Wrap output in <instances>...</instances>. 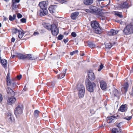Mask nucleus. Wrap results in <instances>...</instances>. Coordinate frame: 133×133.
Instances as JSON below:
<instances>
[{
	"label": "nucleus",
	"mask_w": 133,
	"mask_h": 133,
	"mask_svg": "<svg viewBox=\"0 0 133 133\" xmlns=\"http://www.w3.org/2000/svg\"><path fill=\"white\" fill-rule=\"evenodd\" d=\"M90 26L96 34H100L102 32L98 22L96 20L91 21Z\"/></svg>",
	"instance_id": "nucleus-1"
},
{
	"label": "nucleus",
	"mask_w": 133,
	"mask_h": 133,
	"mask_svg": "<svg viewBox=\"0 0 133 133\" xmlns=\"http://www.w3.org/2000/svg\"><path fill=\"white\" fill-rule=\"evenodd\" d=\"M122 31L123 34L124 35H129L133 34V24L130 23L126 25L124 27Z\"/></svg>",
	"instance_id": "nucleus-2"
},
{
	"label": "nucleus",
	"mask_w": 133,
	"mask_h": 133,
	"mask_svg": "<svg viewBox=\"0 0 133 133\" xmlns=\"http://www.w3.org/2000/svg\"><path fill=\"white\" fill-rule=\"evenodd\" d=\"M85 83L87 90L90 92H93L96 87V83L94 82L90 81L88 79L85 81Z\"/></svg>",
	"instance_id": "nucleus-3"
},
{
	"label": "nucleus",
	"mask_w": 133,
	"mask_h": 133,
	"mask_svg": "<svg viewBox=\"0 0 133 133\" xmlns=\"http://www.w3.org/2000/svg\"><path fill=\"white\" fill-rule=\"evenodd\" d=\"M50 30L52 35L54 36H57L59 33V28L56 24L53 23L50 25Z\"/></svg>",
	"instance_id": "nucleus-4"
},
{
	"label": "nucleus",
	"mask_w": 133,
	"mask_h": 133,
	"mask_svg": "<svg viewBox=\"0 0 133 133\" xmlns=\"http://www.w3.org/2000/svg\"><path fill=\"white\" fill-rule=\"evenodd\" d=\"M23 105H19L16 107L14 111V113L17 118L19 117L23 112Z\"/></svg>",
	"instance_id": "nucleus-5"
},
{
	"label": "nucleus",
	"mask_w": 133,
	"mask_h": 133,
	"mask_svg": "<svg viewBox=\"0 0 133 133\" xmlns=\"http://www.w3.org/2000/svg\"><path fill=\"white\" fill-rule=\"evenodd\" d=\"M87 73L88 78H86L85 81L88 79L90 81H93L95 79L96 77L93 70H88L87 71Z\"/></svg>",
	"instance_id": "nucleus-6"
},
{
	"label": "nucleus",
	"mask_w": 133,
	"mask_h": 133,
	"mask_svg": "<svg viewBox=\"0 0 133 133\" xmlns=\"http://www.w3.org/2000/svg\"><path fill=\"white\" fill-rule=\"evenodd\" d=\"M89 8L90 9V13L96 15L97 13L98 12V11L99 10H100V8L92 5L90 6Z\"/></svg>",
	"instance_id": "nucleus-7"
},
{
	"label": "nucleus",
	"mask_w": 133,
	"mask_h": 133,
	"mask_svg": "<svg viewBox=\"0 0 133 133\" xmlns=\"http://www.w3.org/2000/svg\"><path fill=\"white\" fill-rule=\"evenodd\" d=\"M48 3V1H42L39 2L38 5L41 9H47Z\"/></svg>",
	"instance_id": "nucleus-8"
},
{
	"label": "nucleus",
	"mask_w": 133,
	"mask_h": 133,
	"mask_svg": "<svg viewBox=\"0 0 133 133\" xmlns=\"http://www.w3.org/2000/svg\"><path fill=\"white\" fill-rule=\"evenodd\" d=\"M117 117H119L118 115L116 116H112L108 117H107V119L106 120V121L109 123L114 122H115L114 120L117 119Z\"/></svg>",
	"instance_id": "nucleus-9"
},
{
	"label": "nucleus",
	"mask_w": 133,
	"mask_h": 133,
	"mask_svg": "<svg viewBox=\"0 0 133 133\" xmlns=\"http://www.w3.org/2000/svg\"><path fill=\"white\" fill-rule=\"evenodd\" d=\"M16 100V98L14 96H11V97H8L7 101V104L8 105H12L14 103Z\"/></svg>",
	"instance_id": "nucleus-10"
},
{
	"label": "nucleus",
	"mask_w": 133,
	"mask_h": 133,
	"mask_svg": "<svg viewBox=\"0 0 133 133\" xmlns=\"http://www.w3.org/2000/svg\"><path fill=\"white\" fill-rule=\"evenodd\" d=\"M6 91L8 94L10 95L11 96H14L15 95V91L12 89L8 87L6 89Z\"/></svg>",
	"instance_id": "nucleus-11"
},
{
	"label": "nucleus",
	"mask_w": 133,
	"mask_h": 133,
	"mask_svg": "<svg viewBox=\"0 0 133 133\" xmlns=\"http://www.w3.org/2000/svg\"><path fill=\"white\" fill-rule=\"evenodd\" d=\"M57 7V5H51L49 7L48 9L51 13H54L56 12V9Z\"/></svg>",
	"instance_id": "nucleus-12"
},
{
	"label": "nucleus",
	"mask_w": 133,
	"mask_h": 133,
	"mask_svg": "<svg viewBox=\"0 0 133 133\" xmlns=\"http://www.w3.org/2000/svg\"><path fill=\"white\" fill-rule=\"evenodd\" d=\"M100 87L102 90H105L107 88V84L103 80H102L100 82Z\"/></svg>",
	"instance_id": "nucleus-13"
},
{
	"label": "nucleus",
	"mask_w": 133,
	"mask_h": 133,
	"mask_svg": "<svg viewBox=\"0 0 133 133\" xmlns=\"http://www.w3.org/2000/svg\"><path fill=\"white\" fill-rule=\"evenodd\" d=\"M76 86L77 90L78 91H85V87L83 84L78 83L77 84Z\"/></svg>",
	"instance_id": "nucleus-14"
},
{
	"label": "nucleus",
	"mask_w": 133,
	"mask_h": 133,
	"mask_svg": "<svg viewBox=\"0 0 133 133\" xmlns=\"http://www.w3.org/2000/svg\"><path fill=\"white\" fill-rule=\"evenodd\" d=\"M20 0H12L11 7L13 10H15L17 7L16 3H18L20 2Z\"/></svg>",
	"instance_id": "nucleus-15"
},
{
	"label": "nucleus",
	"mask_w": 133,
	"mask_h": 133,
	"mask_svg": "<svg viewBox=\"0 0 133 133\" xmlns=\"http://www.w3.org/2000/svg\"><path fill=\"white\" fill-rule=\"evenodd\" d=\"M40 15L42 16H44L47 15L48 13V10L46 9H41L39 11Z\"/></svg>",
	"instance_id": "nucleus-16"
},
{
	"label": "nucleus",
	"mask_w": 133,
	"mask_h": 133,
	"mask_svg": "<svg viewBox=\"0 0 133 133\" xmlns=\"http://www.w3.org/2000/svg\"><path fill=\"white\" fill-rule=\"evenodd\" d=\"M127 105L126 104H123L118 109L119 111H121L122 112H125L127 110Z\"/></svg>",
	"instance_id": "nucleus-17"
},
{
	"label": "nucleus",
	"mask_w": 133,
	"mask_h": 133,
	"mask_svg": "<svg viewBox=\"0 0 133 133\" xmlns=\"http://www.w3.org/2000/svg\"><path fill=\"white\" fill-rule=\"evenodd\" d=\"M26 58L28 60H34L38 58V57L36 56H33L31 54H28L26 55Z\"/></svg>",
	"instance_id": "nucleus-18"
},
{
	"label": "nucleus",
	"mask_w": 133,
	"mask_h": 133,
	"mask_svg": "<svg viewBox=\"0 0 133 133\" xmlns=\"http://www.w3.org/2000/svg\"><path fill=\"white\" fill-rule=\"evenodd\" d=\"M129 7L128 3H127L126 1L121 3L120 4V8L121 9L128 8Z\"/></svg>",
	"instance_id": "nucleus-19"
},
{
	"label": "nucleus",
	"mask_w": 133,
	"mask_h": 133,
	"mask_svg": "<svg viewBox=\"0 0 133 133\" xmlns=\"http://www.w3.org/2000/svg\"><path fill=\"white\" fill-rule=\"evenodd\" d=\"M15 54L17 55V57L20 59H24L26 58V55H25L22 54L16 53Z\"/></svg>",
	"instance_id": "nucleus-20"
},
{
	"label": "nucleus",
	"mask_w": 133,
	"mask_h": 133,
	"mask_svg": "<svg viewBox=\"0 0 133 133\" xmlns=\"http://www.w3.org/2000/svg\"><path fill=\"white\" fill-rule=\"evenodd\" d=\"M79 14V12L78 11H76L71 14L70 17L71 19L74 20L76 19Z\"/></svg>",
	"instance_id": "nucleus-21"
},
{
	"label": "nucleus",
	"mask_w": 133,
	"mask_h": 133,
	"mask_svg": "<svg viewBox=\"0 0 133 133\" xmlns=\"http://www.w3.org/2000/svg\"><path fill=\"white\" fill-rule=\"evenodd\" d=\"M93 2V0H84V4L86 5H91Z\"/></svg>",
	"instance_id": "nucleus-22"
},
{
	"label": "nucleus",
	"mask_w": 133,
	"mask_h": 133,
	"mask_svg": "<svg viewBox=\"0 0 133 133\" xmlns=\"http://www.w3.org/2000/svg\"><path fill=\"white\" fill-rule=\"evenodd\" d=\"M104 44L105 45V47L107 49H110L113 46L112 43L109 42L108 43H105Z\"/></svg>",
	"instance_id": "nucleus-23"
},
{
	"label": "nucleus",
	"mask_w": 133,
	"mask_h": 133,
	"mask_svg": "<svg viewBox=\"0 0 133 133\" xmlns=\"http://www.w3.org/2000/svg\"><path fill=\"white\" fill-rule=\"evenodd\" d=\"M129 85L128 82L125 83L123 85L124 89L125 90L124 92V94H126V93L128 91V89L129 88Z\"/></svg>",
	"instance_id": "nucleus-24"
},
{
	"label": "nucleus",
	"mask_w": 133,
	"mask_h": 133,
	"mask_svg": "<svg viewBox=\"0 0 133 133\" xmlns=\"http://www.w3.org/2000/svg\"><path fill=\"white\" fill-rule=\"evenodd\" d=\"M85 91H78V96L79 98H83L84 96Z\"/></svg>",
	"instance_id": "nucleus-25"
},
{
	"label": "nucleus",
	"mask_w": 133,
	"mask_h": 133,
	"mask_svg": "<svg viewBox=\"0 0 133 133\" xmlns=\"http://www.w3.org/2000/svg\"><path fill=\"white\" fill-rule=\"evenodd\" d=\"M114 15H115L117 16L120 18H122L123 17V15L122 14V12H119L118 11H115L114 12Z\"/></svg>",
	"instance_id": "nucleus-26"
},
{
	"label": "nucleus",
	"mask_w": 133,
	"mask_h": 133,
	"mask_svg": "<svg viewBox=\"0 0 133 133\" xmlns=\"http://www.w3.org/2000/svg\"><path fill=\"white\" fill-rule=\"evenodd\" d=\"M99 10L98 11V12L97 13L96 15H98L102 17H104V13L102 12L103 10L102 9L100 8V10Z\"/></svg>",
	"instance_id": "nucleus-27"
},
{
	"label": "nucleus",
	"mask_w": 133,
	"mask_h": 133,
	"mask_svg": "<svg viewBox=\"0 0 133 133\" xmlns=\"http://www.w3.org/2000/svg\"><path fill=\"white\" fill-rule=\"evenodd\" d=\"M46 85L50 87L54 88L55 85V83L54 82H49L47 83Z\"/></svg>",
	"instance_id": "nucleus-28"
},
{
	"label": "nucleus",
	"mask_w": 133,
	"mask_h": 133,
	"mask_svg": "<svg viewBox=\"0 0 133 133\" xmlns=\"http://www.w3.org/2000/svg\"><path fill=\"white\" fill-rule=\"evenodd\" d=\"M87 43L89 46L90 48H92L95 47V44L91 42H88Z\"/></svg>",
	"instance_id": "nucleus-29"
},
{
	"label": "nucleus",
	"mask_w": 133,
	"mask_h": 133,
	"mask_svg": "<svg viewBox=\"0 0 133 133\" xmlns=\"http://www.w3.org/2000/svg\"><path fill=\"white\" fill-rule=\"evenodd\" d=\"M16 14H14L13 16L11 15H10L9 17V20L10 21H12L16 19Z\"/></svg>",
	"instance_id": "nucleus-30"
},
{
	"label": "nucleus",
	"mask_w": 133,
	"mask_h": 133,
	"mask_svg": "<svg viewBox=\"0 0 133 133\" xmlns=\"http://www.w3.org/2000/svg\"><path fill=\"white\" fill-rule=\"evenodd\" d=\"M9 120L11 122H13L15 121V118L13 115L10 114V117L9 118Z\"/></svg>",
	"instance_id": "nucleus-31"
},
{
	"label": "nucleus",
	"mask_w": 133,
	"mask_h": 133,
	"mask_svg": "<svg viewBox=\"0 0 133 133\" xmlns=\"http://www.w3.org/2000/svg\"><path fill=\"white\" fill-rule=\"evenodd\" d=\"M108 35L110 36L114 35V29H111L110 31L108 32Z\"/></svg>",
	"instance_id": "nucleus-32"
},
{
	"label": "nucleus",
	"mask_w": 133,
	"mask_h": 133,
	"mask_svg": "<svg viewBox=\"0 0 133 133\" xmlns=\"http://www.w3.org/2000/svg\"><path fill=\"white\" fill-rule=\"evenodd\" d=\"M42 25L43 26L48 30H50V27L49 28V26L48 25V24L45 22H43L42 23Z\"/></svg>",
	"instance_id": "nucleus-33"
},
{
	"label": "nucleus",
	"mask_w": 133,
	"mask_h": 133,
	"mask_svg": "<svg viewBox=\"0 0 133 133\" xmlns=\"http://www.w3.org/2000/svg\"><path fill=\"white\" fill-rule=\"evenodd\" d=\"M113 90V93L114 96L117 97V95L118 94V92L117 90L114 88Z\"/></svg>",
	"instance_id": "nucleus-34"
},
{
	"label": "nucleus",
	"mask_w": 133,
	"mask_h": 133,
	"mask_svg": "<svg viewBox=\"0 0 133 133\" xmlns=\"http://www.w3.org/2000/svg\"><path fill=\"white\" fill-rule=\"evenodd\" d=\"M12 85L11 86V87H12V89L15 91V89L16 88H17L18 86L17 85L16 83L15 82H13L12 83Z\"/></svg>",
	"instance_id": "nucleus-35"
},
{
	"label": "nucleus",
	"mask_w": 133,
	"mask_h": 133,
	"mask_svg": "<svg viewBox=\"0 0 133 133\" xmlns=\"http://www.w3.org/2000/svg\"><path fill=\"white\" fill-rule=\"evenodd\" d=\"M64 37V36L62 34H59L57 38V40H62Z\"/></svg>",
	"instance_id": "nucleus-36"
},
{
	"label": "nucleus",
	"mask_w": 133,
	"mask_h": 133,
	"mask_svg": "<svg viewBox=\"0 0 133 133\" xmlns=\"http://www.w3.org/2000/svg\"><path fill=\"white\" fill-rule=\"evenodd\" d=\"M118 129L115 128H112V133H118Z\"/></svg>",
	"instance_id": "nucleus-37"
},
{
	"label": "nucleus",
	"mask_w": 133,
	"mask_h": 133,
	"mask_svg": "<svg viewBox=\"0 0 133 133\" xmlns=\"http://www.w3.org/2000/svg\"><path fill=\"white\" fill-rule=\"evenodd\" d=\"M6 82L7 83V85L8 86H10L11 84H12V81L11 79L9 80L8 81H6Z\"/></svg>",
	"instance_id": "nucleus-38"
},
{
	"label": "nucleus",
	"mask_w": 133,
	"mask_h": 133,
	"mask_svg": "<svg viewBox=\"0 0 133 133\" xmlns=\"http://www.w3.org/2000/svg\"><path fill=\"white\" fill-rule=\"evenodd\" d=\"M104 67V66L102 63H101L100 65L99 66V68L98 69V71H100L101 70L103 69Z\"/></svg>",
	"instance_id": "nucleus-39"
},
{
	"label": "nucleus",
	"mask_w": 133,
	"mask_h": 133,
	"mask_svg": "<svg viewBox=\"0 0 133 133\" xmlns=\"http://www.w3.org/2000/svg\"><path fill=\"white\" fill-rule=\"evenodd\" d=\"M10 73L9 71H8V73L7 74V76L6 77V81H8L10 79Z\"/></svg>",
	"instance_id": "nucleus-40"
},
{
	"label": "nucleus",
	"mask_w": 133,
	"mask_h": 133,
	"mask_svg": "<svg viewBox=\"0 0 133 133\" xmlns=\"http://www.w3.org/2000/svg\"><path fill=\"white\" fill-rule=\"evenodd\" d=\"M78 50H75L70 52V55L72 56L74 54H77L78 53Z\"/></svg>",
	"instance_id": "nucleus-41"
},
{
	"label": "nucleus",
	"mask_w": 133,
	"mask_h": 133,
	"mask_svg": "<svg viewBox=\"0 0 133 133\" xmlns=\"http://www.w3.org/2000/svg\"><path fill=\"white\" fill-rule=\"evenodd\" d=\"M58 2L61 4L63 3H66V2L67 1V0H58Z\"/></svg>",
	"instance_id": "nucleus-42"
},
{
	"label": "nucleus",
	"mask_w": 133,
	"mask_h": 133,
	"mask_svg": "<svg viewBox=\"0 0 133 133\" xmlns=\"http://www.w3.org/2000/svg\"><path fill=\"white\" fill-rule=\"evenodd\" d=\"M39 111L37 110H35L34 112V115L35 116H37L38 115V114L39 113Z\"/></svg>",
	"instance_id": "nucleus-43"
},
{
	"label": "nucleus",
	"mask_w": 133,
	"mask_h": 133,
	"mask_svg": "<svg viewBox=\"0 0 133 133\" xmlns=\"http://www.w3.org/2000/svg\"><path fill=\"white\" fill-rule=\"evenodd\" d=\"M18 30V29L16 28H15L14 29H13L12 30V32L15 34H16L17 32V31Z\"/></svg>",
	"instance_id": "nucleus-44"
},
{
	"label": "nucleus",
	"mask_w": 133,
	"mask_h": 133,
	"mask_svg": "<svg viewBox=\"0 0 133 133\" xmlns=\"http://www.w3.org/2000/svg\"><path fill=\"white\" fill-rule=\"evenodd\" d=\"M26 22V19L25 18H23L20 19V23H25Z\"/></svg>",
	"instance_id": "nucleus-45"
},
{
	"label": "nucleus",
	"mask_w": 133,
	"mask_h": 133,
	"mask_svg": "<svg viewBox=\"0 0 133 133\" xmlns=\"http://www.w3.org/2000/svg\"><path fill=\"white\" fill-rule=\"evenodd\" d=\"M67 70V68H64L63 69V73H62V74H64V75H63V76H62V77H64V76H65V74H66Z\"/></svg>",
	"instance_id": "nucleus-46"
},
{
	"label": "nucleus",
	"mask_w": 133,
	"mask_h": 133,
	"mask_svg": "<svg viewBox=\"0 0 133 133\" xmlns=\"http://www.w3.org/2000/svg\"><path fill=\"white\" fill-rule=\"evenodd\" d=\"M115 125L116 126L119 128H121L122 127L121 126V125L119 123H115Z\"/></svg>",
	"instance_id": "nucleus-47"
},
{
	"label": "nucleus",
	"mask_w": 133,
	"mask_h": 133,
	"mask_svg": "<svg viewBox=\"0 0 133 133\" xmlns=\"http://www.w3.org/2000/svg\"><path fill=\"white\" fill-rule=\"evenodd\" d=\"M71 35L73 37H75L77 36V34L75 32H72L71 34Z\"/></svg>",
	"instance_id": "nucleus-48"
},
{
	"label": "nucleus",
	"mask_w": 133,
	"mask_h": 133,
	"mask_svg": "<svg viewBox=\"0 0 133 133\" xmlns=\"http://www.w3.org/2000/svg\"><path fill=\"white\" fill-rule=\"evenodd\" d=\"M22 15L20 13H18L17 15V17L18 19L21 18H22Z\"/></svg>",
	"instance_id": "nucleus-49"
},
{
	"label": "nucleus",
	"mask_w": 133,
	"mask_h": 133,
	"mask_svg": "<svg viewBox=\"0 0 133 133\" xmlns=\"http://www.w3.org/2000/svg\"><path fill=\"white\" fill-rule=\"evenodd\" d=\"M63 75H64V74H62V73H61L60 74H59L58 75V79H61L63 78V77H62V76H63Z\"/></svg>",
	"instance_id": "nucleus-50"
},
{
	"label": "nucleus",
	"mask_w": 133,
	"mask_h": 133,
	"mask_svg": "<svg viewBox=\"0 0 133 133\" xmlns=\"http://www.w3.org/2000/svg\"><path fill=\"white\" fill-rule=\"evenodd\" d=\"M132 118V117L131 116H130L128 117V118H127L126 117H124V119L128 121H129Z\"/></svg>",
	"instance_id": "nucleus-51"
},
{
	"label": "nucleus",
	"mask_w": 133,
	"mask_h": 133,
	"mask_svg": "<svg viewBox=\"0 0 133 133\" xmlns=\"http://www.w3.org/2000/svg\"><path fill=\"white\" fill-rule=\"evenodd\" d=\"M68 41L69 39L68 38H67L66 39H64L63 40V41L64 42L65 44Z\"/></svg>",
	"instance_id": "nucleus-52"
},
{
	"label": "nucleus",
	"mask_w": 133,
	"mask_h": 133,
	"mask_svg": "<svg viewBox=\"0 0 133 133\" xmlns=\"http://www.w3.org/2000/svg\"><path fill=\"white\" fill-rule=\"evenodd\" d=\"M116 22H117L118 23H120L121 24H122V21L120 20H114Z\"/></svg>",
	"instance_id": "nucleus-53"
},
{
	"label": "nucleus",
	"mask_w": 133,
	"mask_h": 133,
	"mask_svg": "<svg viewBox=\"0 0 133 133\" xmlns=\"http://www.w3.org/2000/svg\"><path fill=\"white\" fill-rule=\"evenodd\" d=\"M22 76L21 74H20L19 75H18L17 76V77L18 79L20 80L22 78Z\"/></svg>",
	"instance_id": "nucleus-54"
},
{
	"label": "nucleus",
	"mask_w": 133,
	"mask_h": 133,
	"mask_svg": "<svg viewBox=\"0 0 133 133\" xmlns=\"http://www.w3.org/2000/svg\"><path fill=\"white\" fill-rule=\"evenodd\" d=\"M85 55L84 53L82 51H81L80 53V55L81 56H83Z\"/></svg>",
	"instance_id": "nucleus-55"
},
{
	"label": "nucleus",
	"mask_w": 133,
	"mask_h": 133,
	"mask_svg": "<svg viewBox=\"0 0 133 133\" xmlns=\"http://www.w3.org/2000/svg\"><path fill=\"white\" fill-rule=\"evenodd\" d=\"M39 34V32L37 31L34 32L33 33V35L34 36L38 35Z\"/></svg>",
	"instance_id": "nucleus-56"
},
{
	"label": "nucleus",
	"mask_w": 133,
	"mask_h": 133,
	"mask_svg": "<svg viewBox=\"0 0 133 133\" xmlns=\"http://www.w3.org/2000/svg\"><path fill=\"white\" fill-rule=\"evenodd\" d=\"M85 11L87 13H90V9H85Z\"/></svg>",
	"instance_id": "nucleus-57"
},
{
	"label": "nucleus",
	"mask_w": 133,
	"mask_h": 133,
	"mask_svg": "<svg viewBox=\"0 0 133 133\" xmlns=\"http://www.w3.org/2000/svg\"><path fill=\"white\" fill-rule=\"evenodd\" d=\"M15 40V38L14 37H12L11 38V42H14Z\"/></svg>",
	"instance_id": "nucleus-58"
},
{
	"label": "nucleus",
	"mask_w": 133,
	"mask_h": 133,
	"mask_svg": "<svg viewBox=\"0 0 133 133\" xmlns=\"http://www.w3.org/2000/svg\"><path fill=\"white\" fill-rule=\"evenodd\" d=\"M117 132L118 133H122V130L121 129V128H119V130H117Z\"/></svg>",
	"instance_id": "nucleus-59"
},
{
	"label": "nucleus",
	"mask_w": 133,
	"mask_h": 133,
	"mask_svg": "<svg viewBox=\"0 0 133 133\" xmlns=\"http://www.w3.org/2000/svg\"><path fill=\"white\" fill-rule=\"evenodd\" d=\"M22 30V31L21 32V34L22 35V37H23V36L24 35L25 33L24 32V31L23 30Z\"/></svg>",
	"instance_id": "nucleus-60"
},
{
	"label": "nucleus",
	"mask_w": 133,
	"mask_h": 133,
	"mask_svg": "<svg viewBox=\"0 0 133 133\" xmlns=\"http://www.w3.org/2000/svg\"><path fill=\"white\" fill-rule=\"evenodd\" d=\"M119 31V30H114V32H115V35L117 34Z\"/></svg>",
	"instance_id": "nucleus-61"
},
{
	"label": "nucleus",
	"mask_w": 133,
	"mask_h": 133,
	"mask_svg": "<svg viewBox=\"0 0 133 133\" xmlns=\"http://www.w3.org/2000/svg\"><path fill=\"white\" fill-rule=\"evenodd\" d=\"M3 99V98L2 96V95L1 94H0V102H1Z\"/></svg>",
	"instance_id": "nucleus-62"
},
{
	"label": "nucleus",
	"mask_w": 133,
	"mask_h": 133,
	"mask_svg": "<svg viewBox=\"0 0 133 133\" xmlns=\"http://www.w3.org/2000/svg\"><path fill=\"white\" fill-rule=\"evenodd\" d=\"M15 21L17 23H20V21H19L18 19H15Z\"/></svg>",
	"instance_id": "nucleus-63"
},
{
	"label": "nucleus",
	"mask_w": 133,
	"mask_h": 133,
	"mask_svg": "<svg viewBox=\"0 0 133 133\" xmlns=\"http://www.w3.org/2000/svg\"><path fill=\"white\" fill-rule=\"evenodd\" d=\"M3 17H4V18H3V21H6V20H8V18H7V17H5L4 16Z\"/></svg>",
	"instance_id": "nucleus-64"
}]
</instances>
